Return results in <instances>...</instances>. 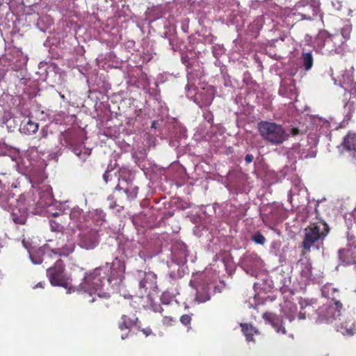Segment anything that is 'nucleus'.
Returning <instances> with one entry per match:
<instances>
[{
  "mask_svg": "<svg viewBox=\"0 0 356 356\" xmlns=\"http://www.w3.org/2000/svg\"><path fill=\"white\" fill-rule=\"evenodd\" d=\"M124 269V264L115 259L111 264L106 263L105 266L96 268L87 274L84 277V287L88 291H94L95 295L98 298H108L109 297L108 293H104L103 295H101L96 292L100 290L106 282L110 283L111 277L114 279L116 278L118 276V273H123Z\"/></svg>",
  "mask_w": 356,
  "mask_h": 356,
  "instance_id": "nucleus-1",
  "label": "nucleus"
},
{
  "mask_svg": "<svg viewBox=\"0 0 356 356\" xmlns=\"http://www.w3.org/2000/svg\"><path fill=\"white\" fill-rule=\"evenodd\" d=\"M351 28L343 26L340 32L330 33L327 30H321L316 38V46L323 54L332 55L343 51V45L350 39Z\"/></svg>",
  "mask_w": 356,
  "mask_h": 356,
  "instance_id": "nucleus-2",
  "label": "nucleus"
},
{
  "mask_svg": "<svg viewBox=\"0 0 356 356\" xmlns=\"http://www.w3.org/2000/svg\"><path fill=\"white\" fill-rule=\"evenodd\" d=\"M258 131L262 138L273 145H280L289 138L283 126L275 122L261 121Z\"/></svg>",
  "mask_w": 356,
  "mask_h": 356,
  "instance_id": "nucleus-3",
  "label": "nucleus"
},
{
  "mask_svg": "<svg viewBox=\"0 0 356 356\" xmlns=\"http://www.w3.org/2000/svg\"><path fill=\"white\" fill-rule=\"evenodd\" d=\"M329 227L325 222L318 221L310 224L305 229V237L302 243V248L309 252L311 248L319 241H323L329 232Z\"/></svg>",
  "mask_w": 356,
  "mask_h": 356,
  "instance_id": "nucleus-4",
  "label": "nucleus"
},
{
  "mask_svg": "<svg viewBox=\"0 0 356 356\" xmlns=\"http://www.w3.org/2000/svg\"><path fill=\"white\" fill-rule=\"evenodd\" d=\"M47 276L52 286H61L68 291L72 287L71 280L65 273L64 263L60 259L47 270Z\"/></svg>",
  "mask_w": 356,
  "mask_h": 356,
  "instance_id": "nucleus-5",
  "label": "nucleus"
},
{
  "mask_svg": "<svg viewBox=\"0 0 356 356\" xmlns=\"http://www.w3.org/2000/svg\"><path fill=\"white\" fill-rule=\"evenodd\" d=\"M80 232L78 234L77 245L85 250L95 249L99 243V234L96 229L78 225Z\"/></svg>",
  "mask_w": 356,
  "mask_h": 356,
  "instance_id": "nucleus-6",
  "label": "nucleus"
},
{
  "mask_svg": "<svg viewBox=\"0 0 356 356\" xmlns=\"http://www.w3.org/2000/svg\"><path fill=\"white\" fill-rule=\"evenodd\" d=\"M115 177H118L119 183L115 186L116 191L124 190V193L127 195L126 200L131 201L134 200L138 193V187L134 186L131 175L129 170L126 169H121L119 171L118 176L115 172Z\"/></svg>",
  "mask_w": 356,
  "mask_h": 356,
  "instance_id": "nucleus-7",
  "label": "nucleus"
},
{
  "mask_svg": "<svg viewBox=\"0 0 356 356\" xmlns=\"http://www.w3.org/2000/svg\"><path fill=\"white\" fill-rule=\"evenodd\" d=\"M342 309L343 305L340 300L334 296L332 297V300H330L327 305L323 306L321 315L327 322L330 323L341 316Z\"/></svg>",
  "mask_w": 356,
  "mask_h": 356,
  "instance_id": "nucleus-8",
  "label": "nucleus"
},
{
  "mask_svg": "<svg viewBox=\"0 0 356 356\" xmlns=\"http://www.w3.org/2000/svg\"><path fill=\"white\" fill-rule=\"evenodd\" d=\"M262 317L266 321L271 324L277 333L286 334V330L282 325V320L276 314L271 312H265Z\"/></svg>",
  "mask_w": 356,
  "mask_h": 356,
  "instance_id": "nucleus-9",
  "label": "nucleus"
},
{
  "mask_svg": "<svg viewBox=\"0 0 356 356\" xmlns=\"http://www.w3.org/2000/svg\"><path fill=\"white\" fill-rule=\"evenodd\" d=\"M157 276L153 272H147L144 275V277L139 282L140 288L145 289V291L147 289L155 291L158 289L157 286Z\"/></svg>",
  "mask_w": 356,
  "mask_h": 356,
  "instance_id": "nucleus-10",
  "label": "nucleus"
},
{
  "mask_svg": "<svg viewBox=\"0 0 356 356\" xmlns=\"http://www.w3.org/2000/svg\"><path fill=\"white\" fill-rule=\"evenodd\" d=\"M214 95L209 90H204L195 94L194 101L200 107L209 106L211 104Z\"/></svg>",
  "mask_w": 356,
  "mask_h": 356,
  "instance_id": "nucleus-11",
  "label": "nucleus"
},
{
  "mask_svg": "<svg viewBox=\"0 0 356 356\" xmlns=\"http://www.w3.org/2000/svg\"><path fill=\"white\" fill-rule=\"evenodd\" d=\"M338 257L343 265L356 264V252L350 248L340 249Z\"/></svg>",
  "mask_w": 356,
  "mask_h": 356,
  "instance_id": "nucleus-12",
  "label": "nucleus"
},
{
  "mask_svg": "<svg viewBox=\"0 0 356 356\" xmlns=\"http://www.w3.org/2000/svg\"><path fill=\"white\" fill-rule=\"evenodd\" d=\"M138 321V317L135 314H124L121 317V321L118 324L120 330L124 329L131 330Z\"/></svg>",
  "mask_w": 356,
  "mask_h": 356,
  "instance_id": "nucleus-13",
  "label": "nucleus"
},
{
  "mask_svg": "<svg viewBox=\"0 0 356 356\" xmlns=\"http://www.w3.org/2000/svg\"><path fill=\"white\" fill-rule=\"evenodd\" d=\"M13 221L17 225H24L28 213L25 209L14 208L10 213Z\"/></svg>",
  "mask_w": 356,
  "mask_h": 356,
  "instance_id": "nucleus-14",
  "label": "nucleus"
},
{
  "mask_svg": "<svg viewBox=\"0 0 356 356\" xmlns=\"http://www.w3.org/2000/svg\"><path fill=\"white\" fill-rule=\"evenodd\" d=\"M337 330L344 336H353L356 332L355 323L349 320L341 323L337 326Z\"/></svg>",
  "mask_w": 356,
  "mask_h": 356,
  "instance_id": "nucleus-15",
  "label": "nucleus"
},
{
  "mask_svg": "<svg viewBox=\"0 0 356 356\" xmlns=\"http://www.w3.org/2000/svg\"><path fill=\"white\" fill-rule=\"evenodd\" d=\"M241 331L248 341H254L253 337L259 334L258 330L250 323H241Z\"/></svg>",
  "mask_w": 356,
  "mask_h": 356,
  "instance_id": "nucleus-16",
  "label": "nucleus"
},
{
  "mask_svg": "<svg viewBox=\"0 0 356 356\" xmlns=\"http://www.w3.org/2000/svg\"><path fill=\"white\" fill-rule=\"evenodd\" d=\"M283 312L289 321H292L296 318L297 307L294 303L289 302L284 306Z\"/></svg>",
  "mask_w": 356,
  "mask_h": 356,
  "instance_id": "nucleus-17",
  "label": "nucleus"
},
{
  "mask_svg": "<svg viewBox=\"0 0 356 356\" xmlns=\"http://www.w3.org/2000/svg\"><path fill=\"white\" fill-rule=\"evenodd\" d=\"M322 294L327 298L328 302L332 300V297L336 296L337 299L339 298V291L331 284L325 285L323 287Z\"/></svg>",
  "mask_w": 356,
  "mask_h": 356,
  "instance_id": "nucleus-18",
  "label": "nucleus"
},
{
  "mask_svg": "<svg viewBox=\"0 0 356 356\" xmlns=\"http://www.w3.org/2000/svg\"><path fill=\"white\" fill-rule=\"evenodd\" d=\"M70 218L74 222L77 223V226L79 225L83 226V225L82 224L83 222L81 221V219L83 218L85 220L86 217L84 216V213L82 209H80L79 208L72 209L70 213Z\"/></svg>",
  "mask_w": 356,
  "mask_h": 356,
  "instance_id": "nucleus-19",
  "label": "nucleus"
},
{
  "mask_svg": "<svg viewBox=\"0 0 356 356\" xmlns=\"http://www.w3.org/2000/svg\"><path fill=\"white\" fill-rule=\"evenodd\" d=\"M74 247H75L74 244L71 243L70 244H65L61 248H58L56 250H52L51 252L56 255L68 256L70 254H71L74 251Z\"/></svg>",
  "mask_w": 356,
  "mask_h": 356,
  "instance_id": "nucleus-20",
  "label": "nucleus"
},
{
  "mask_svg": "<svg viewBox=\"0 0 356 356\" xmlns=\"http://www.w3.org/2000/svg\"><path fill=\"white\" fill-rule=\"evenodd\" d=\"M343 144L346 149L356 151V134L348 135L344 138Z\"/></svg>",
  "mask_w": 356,
  "mask_h": 356,
  "instance_id": "nucleus-21",
  "label": "nucleus"
},
{
  "mask_svg": "<svg viewBox=\"0 0 356 356\" xmlns=\"http://www.w3.org/2000/svg\"><path fill=\"white\" fill-rule=\"evenodd\" d=\"M302 65L305 70H309L313 66V56L311 52L303 53L301 57Z\"/></svg>",
  "mask_w": 356,
  "mask_h": 356,
  "instance_id": "nucleus-22",
  "label": "nucleus"
},
{
  "mask_svg": "<svg viewBox=\"0 0 356 356\" xmlns=\"http://www.w3.org/2000/svg\"><path fill=\"white\" fill-rule=\"evenodd\" d=\"M39 128V124L37 122H33L30 119L27 121L24 126V129L26 130L29 134H35Z\"/></svg>",
  "mask_w": 356,
  "mask_h": 356,
  "instance_id": "nucleus-23",
  "label": "nucleus"
},
{
  "mask_svg": "<svg viewBox=\"0 0 356 356\" xmlns=\"http://www.w3.org/2000/svg\"><path fill=\"white\" fill-rule=\"evenodd\" d=\"M49 225L52 232H63L65 229L64 225L62 224L60 220H50Z\"/></svg>",
  "mask_w": 356,
  "mask_h": 356,
  "instance_id": "nucleus-24",
  "label": "nucleus"
},
{
  "mask_svg": "<svg viewBox=\"0 0 356 356\" xmlns=\"http://www.w3.org/2000/svg\"><path fill=\"white\" fill-rule=\"evenodd\" d=\"M350 92V97L347 103V106L354 109L356 107V88H353Z\"/></svg>",
  "mask_w": 356,
  "mask_h": 356,
  "instance_id": "nucleus-25",
  "label": "nucleus"
},
{
  "mask_svg": "<svg viewBox=\"0 0 356 356\" xmlns=\"http://www.w3.org/2000/svg\"><path fill=\"white\" fill-rule=\"evenodd\" d=\"M252 239L255 243L259 245H264L266 242L265 237L260 232L255 233Z\"/></svg>",
  "mask_w": 356,
  "mask_h": 356,
  "instance_id": "nucleus-26",
  "label": "nucleus"
},
{
  "mask_svg": "<svg viewBox=\"0 0 356 356\" xmlns=\"http://www.w3.org/2000/svg\"><path fill=\"white\" fill-rule=\"evenodd\" d=\"M160 300L161 302L164 305H169L172 301V297L168 292L162 293Z\"/></svg>",
  "mask_w": 356,
  "mask_h": 356,
  "instance_id": "nucleus-27",
  "label": "nucleus"
},
{
  "mask_svg": "<svg viewBox=\"0 0 356 356\" xmlns=\"http://www.w3.org/2000/svg\"><path fill=\"white\" fill-rule=\"evenodd\" d=\"M179 321L185 326L190 325L192 321L191 315L183 314L181 316Z\"/></svg>",
  "mask_w": 356,
  "mask_h": 356,
  "instance_id": "nucleus-28",
  "label": "nucleus"
},
{
  "mask_svg": "<svg viewBox=\"0 0 356 356\" xmlns=\"http://www.w3.org/2000/svg\"><path fill=\"white\" fill-rule=\"evenodd\" d=\"M174 322L175 319L171 316H165L163 317L162 323L163 325L172 326Z\"/></svg>",
  "mask_w": 356,
  "mask_h": 356,
  "instance_id": "nucleus-29",
  "label": "nucleus"
},
{
  "mask_svg": "<svg viewBox=\"0 0 356 356\" xmlns=\"http://www.w3.org/2000/svg\"><path fill=\"white\" fill-rule=\"evenodd\" d=\"M308 8L312 10V14H309V13H302V17L303 19H312V17L315 15V10L314 9L312 8V6H308Z\"/></svg>",
  "mask_w": 356,
  "mask_h": 356,
  "instance_id": "nucleus-30",
  "label": "nucleus"
},
{
  "mask_svg": "<svg viewBox=\"0 0 356 356\" xmlns=\"http://www.w3.org/2000/svg\"><path fill=\"white\" fill-rule=\"evenodd\" d=\"M103 179L106 183H108L109 181L112 179V175L110 171L106 170L103 175Z\"/></svg>",
  "mask_w": 356,
  "mask_h": 356,
  "instance_id": "nucleus-31",
  "label": "nucleus"
},
{
  "mask_svg": "<svg viewBox=\"0 0 356 356\" xmlns=\"http://www.w3.org/2000/svg\"><path fill=\"white\" fill-rule=\"evenodd\" d=\"M31 259L33 264H40L42 262L43 259H40V257L36 258L34 255H31Z\"/></svg>",
  "mask_w": 356,
  "mask_h": 356,
  "instance_id": "nucleus-32",
  "label": "nucleus"
},
{
  "mask_svg": "<svg viewBox=\"0 0 356 356\" xmlns=\"http://www.w3.org/2000/svg\"><path fill=\"white\" fill-rule=\"evenodd\" d=\"M254 159V156L252 154H247L245 156V161L247 163H250L252 162Z\"/></svg>",
  "mask_w": 356,
  "mask_h": 356,
  "instance_id": "nucleus-33",
  "label": "nucleus"
},
{
  "mask_svg": "<svg viewBox=\"0 0 356 356\" xmlns=\"http://www.w3.org/2000/svg\"><path fill=\"white\" fill-rule=\"evenodd\" d=\"M104 216L105 215L102 212H98L96 211L95 213L94 214V218L97 216V218H101L102 221H104V219L103 218Z\"/></svg>",
  "mask_w": 356,
  "mask_h": 356,
  "instance_id": "nucleus-34",
  "label": "nucleus"
},
{
  "mask_svg": "<svg viewBox=\"0 0 356 356\" xmlns=\"http://www.w3.org/2000/svg\"><path fill=\"white\" fill-rule=\"evenodd\" d=\"M185 88H186V90L188 91V92H189L192 88H193V90H195V86L194 85H192V84L188 83V84L186 86Z\"/></svg>",
  "mask_w": 356,
  "mask_h": 356,
  "instance_id": "nucleus-35",
  "label": "nucleus"
},
{
  "mask_svg": "<svg viewBox=\"0 0 356 356\" xmlns=\"http://www.w3.org/2000/svg\"><path fill=\"white\" fill-rule=\"evenodd\" d=\"M298 318L300 320H304L306 318V314H305V312H300L299 314H298Z\"/></svg>",
  "mask_w": 356,
  "mask_h": 356,
  "instance_id": "nucleus-36",
  "label": "nucleus"
},
{
  "mask_svg": "<svg viewBox=\"0 0 356 356\" xmlns=\"http://www.w3.org/2000/svg\"><path fill=\"white\" fill-rule=\"evenodd\" d=\"M299 133H300V130L298 128H293L291 129V134L293 136H296V135L299 134Z\"/></svg>",
  "mask_w": 356,
  "mask_h": 356,
  "instance_id": "nucleus-37",
  "label": "nucleus"
},
{
  "mask_svg": "<svg viewBox=\"0 0 356 356\" xmlns=\"http://www.w3.org/2000/svg\"><path fill=\"white\" fill-rule=\"evenodd\" d=\"M154 311L155 312H159L161 314L162 312L163 311V309L160 305H159L158 307H156L155 308H154Z\"/></svg>",
  "mask_w": 356,
  "mask_h": 356,
  "instance_id": "nucleus-38",
  "label": "nucleus"
},
{
  "mask_svg": "<svg viewBox=\"0 0 356 356\" xmlns=\"http://www.w3.org/2000/svg\"><path fill=\"white\" fill-rule=\"evenodd\" d=\"M143 333H144L146 336H148V335L152 332L151 330H149H149L143 329Z\"/></svg>",
  "mask_w": 356,
  "mask_h": 356,
  "instance_id": "nucleus-39",
  "label": "nucleus"
},
{
  "mask_svg": "<svg viewBox=\"0 0 356 356\" xmlns=\"http://www.w3.org/2000/svg\"><path fill=\"white\" fill-rule=\"evenodd\" d=\"M197 298L199 299V300L201 302H205L209 299V297L207 296L206 298L201 300V299H200V297L197 296Z\"/></svg>",
  "mask_w": 356,
  "mask_h": 356,
  "instance_id": "nucleus-40",
  "label": "nucleus"
},
{
  "mask_svg": "<svg viewBox=\"0 0 356 356\" xmlns=\"http://www.w3.org/2000/svg\"><path fill=\"white\" fill-rule=\"evenodd\" d=\"M43 284H44V283H43V282H39V283L35 286V287H41V288H42V287H43Z\"/></svg>",
  "mask_w": 356,
  "mask_h": 356,
  "instance_id": "nucleus-41",
  "label": "nucleus"
},
{
  "mask_svg": "<svg viewBox=\"0 0 356 356\" xmlns=\"http://www.w3.org/2000/svg\"><path fill=\"white\" fill-rule=\"evenodd\" d=\"M96 300H97V298L95 296V297H92V299H90L88 301H89V302H93Z\"/></svg>",
  "mask_w": 356,
  "mask_h": 356,
  "instance_id": "nucleus-42",
  "label": "nucleus"
},
{
  "mask_svg": "<svg viewBox=\"0 0 356 356\" xmlns=\"http://www.w3.org/2000/svg\"><path fill=\"white\" fill-rule=\"evenodd\" d=\"M127 336H128V334H126L125 336L122 335L121 339H125L127 337Z\"/></svg>",
  "mask_w": 356,
  "mask_h": 356,
  "instance_id": "nucleus-43",
  "label": "nucleus"
},
{
  "mask_svg": "<svg viewBox=\"0 0 356 356\" xmlns=\"http://www.w3.org/2000/svg\"><path fill=\"white\" fill-rule=\"evenodd\" d=\"M53 216H54V217H58V216H59V215H58V213H54V214H53Z\"/></svg>",
  "mask_w": 356,
  "mask_h": 356,
  "instance_id": "nucleus-44",
  "label": "nucleus"
},
{
  "mask_svg": "<svg viewBox=\"0 0 356 356\" xmlns=\"http://www.w3.org/2000/svg\"><path fill=\"white\" fill-rule=\"evenodd\" d=\"M351 247H353L354 248H356V242L351 245Z\"/></svg>",
  "mask_w": 356,
  "mask_h": 356,
  "instance_id": "nucleus-45",
  "label": "nucleus"
},
{
  "mask_svg": "<svg viewBox=\"0 0 356 356\" xmlns=\"http://www.w3.org/2000/svg\"><path fill=\"white\" fill-rule=\"evenodd\" d=\"M155 124V122H154L152 123V127H155V124Z\"/></svg>",
  "mask_w": 356,
  "mask_h": 356,
  "instance_id": "nucleus-46",
  "label": "nucleus"
},
{
  "mask_svg": "<svg viewBox=\"0 0 356 356\" xmlns=\"http://www.w3.org/2000/svg\"><path fill=\"white\" fill-rule=\"evenodd\" d=\"M263 221H264L265 223H266V220H265L264 218H263Z\"/></svg>",
  "mask_w": 356,
  "mask_h": 356,
  "instance_id": "nucleus-47",
  "label": "nucleus"
},
{
  "mask_svg": "<svg viewBox=\"0 0 356 356\" xmlns=\"http://www.w3.org/2000/svg\"><path fill=\"white\" fill-rule=\"evenodd\" d=\"M46 256H48L46 253L44 254V257H45Z\"/></svg>",
  "mask_w": 356,
  "mask_h": 356,
  "instance_id": "nucleus-48",
  "label": "nucleus"
},
{
  "mask_svg": "<svg viewBox=\"0 0 356 356\" xmlns=\"http://www.w3.org/2000/svg\"><path fill=\"white\" fill-rule=\"evenodd\" d=\"M0 184H1V185H2V184H3L1 180H0Z\"/></svg>",
  "mask_w": 356,
  "mask_h": 356,
  "instance_id": "nucleus-49",
  "label": "nucleus"
},
{
  "mask_svg": "<svg viewBox=\"0 0 356 356\" xmlns=\"http://www.w3.org/2000/svg\"><path fill=\"white\" fill-rule=\"evenodd\" d=\"M355 292L356 293V289H355Z\"/></svg>",
  "mask_w": 356,
  "mask_h": 356,
  "instance_id": "nucleus-50",
  "label": "nucleus"
}]
</instances>
